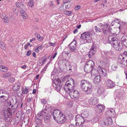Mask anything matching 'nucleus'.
<instances>
[{
    "instance_id": "f257e3e1",
    "label": "nucleus",
    "mask_w": 127,
    "mask_h": 127,
    "mask_svg": "<svg viewBox=\"0 0 127 127\" xmlns=\"http://www.w3.org/2000/svg\"><path fill=\"white\" fill-rule=\"evenodd\" d=\"M99 26L101 27L103 33L106 36H108L110 33L113 34L114 32L112 28H111L109 24L108 23L103 22L99 23Z\"/></svg>"
},
{
    "instance_id": "f03ea898",
    "label": "nucleus",
    "mask_w": 127,
    "mask_h": 127,
    "mask_svg": "<svg viewBox=\"0 0 127 127\" xmlns=\"http://www.w3.org/2000/svg\"><path fill=\"white\" fill-rule=\"evenodd\" d=\"M18 105L15 104L12 105L11 108L4 110L3 114L6 119L12 118V115L14 114Z\"/></svg>"
},
{
    "instance_id": "7ed1b4c3",
    "label": "nucleus",
    "mask_w": 127,
    "mask_h": 127,
    "mask_svg": "<svg viewBox=\"0 0 127 127\" xmlns=\"http://www.w3.org/2000/svg\"><path fill=\"white\" fill-rule=\"evenodd\" d=\"M74 80L71 78L67 79L65 85L64 87V89L66 93H68V90H73L74 86Z\"/></svg>"
},
{
    "instance_id": "20e7f679",
    "label": "nucleus",
    "mask_w": 127,
    "mask_h": 127,
    "mask_svg": "<svg viewBox=\"0 0 127 127\" xmlns=\"http://www.w3.org/2000/svg\"><path fill=\"white\" fill-rule=\"evenodd\" d=\"M118 62L124 67L127 65V52L125 51L118 57Z\"/></svg>"
},
{
    "instance_id": "39448f33",
    "label": "nucleus",
    "mask_w": 127,
    "mask_h": 127,
    "mask_svg": "<svg viewBox=\"0 0 127 127\" xmlns=\"http://www.w3.org/2000/svg\"><path fill=\"white\" fill-rule=\"evenodd\" d=\"M94 65V63L92 60L88 61L85 64L84 70L87 73H89L92 70Z\"/></svg>"
},
{
    "instance_id": "423d86ee",
    "label": "nucleus",
    "mask_w": 127,
    "mask_h": 127,
    "mask_svg": "<svg viewBox=\"0 0 127 127\" xmlns=\"http://www.w3.org/2000/svg\"><path fill=\"white\" fill-rule=\"evenodd\" d=\"M80 38L86 41V42L87 43H91L92 41L91 38L90 36V33L87 32H85L82 34Z\"/></svg>"
},
{
    "instance_id": "0eeeda50",
    "label": "nucleus",
    "mask_w": 127,
    "mask_h": 127,
    "mask_svg": "<svg viewBox=\"0 0 127 127\" xmlns=\"http://www.w3.org/2000/svg\"><path fill=\"white\" fill-rule=\"evenodd\" d=\"M68 93L70 97L74 99L77 98L79 96V93L76 90H74L73 89L70 90H68Z\"/></svg>"
},
{
    "instance_id": "6e6552de",
    "label": "nucleus",
    "mask_w": 127,
    "mask_h": 127,
    "mask_svg": "<svg viewBox=\"0 0 127 127\" xmlns=\"http://www.w3.org/2000/svg\"><path fill=\"white\" fill-rule=\"evenodd\" d=\"M56 120L59 122L61 124H62L66 121V119L65 116L63 114V113L61 112L60 114L55 117Z\"/></svg>"
},
{
    "instance_id": "1a4fd4ad",
    "label": "nucleus",
    "mask_w": 127,
    "mask_h": 127,
    "mask_svg": "<svg viewBox=\"0 0 127 127\" xmlns=\"http://www.w3.org/2000/svg\"><path fill=\"white\" fill-rule=\"evenodd\" d=\"M76 124L78 126L81 125L84 122V118L80 115H77L75 118Z\"/></svg>"
},
{
    "instance_id": "9d476101",
    "label": "nucleus",
    "mask_w": 127,
    "mask_h": 127,
    "mask_svg": "<svg viewBox=\"0 0 127 127\" xmlns=\"http://www.w3.org/2000/svg\"><path fill=\"white\" fill-rule=\"evenodd\" d=\"M54 82V84L55 85V88L57 91H60L62 87V85L61 84V82L59 79H55L53 82Z\"/></svg>"
},
{
    "instance_id": "9b49d317",
    "label": "nucleus",
    "mask_w": 127,
    "mask_h": 127,
    "mask_svg": "<svg viewBox=\"0 0 127 127\" xmlns=\"http://www.w3.org/2000/svg\"><path fill=\"white\" fill-rule=\"evenodd\" d=\"M107 118H104L102 123V126H105L111 125L112 123V120L111 118L107 117Z\"/></svg>"
},
{
    "instance_id": "f8f14e48",
    "label": "nucleus",
    "mask_w": 127,
    "mask_h": 127,
    "mask_svg": "<svg viewBox=\"0 0 127 127\" xmlns=\"http://www.w3.org/2000/svg\"><path fill=\"white\" fill-rule=\"evenodd\" d=\"M76 41L74 39L68 45L70 51L71 52H76L75 50L76 48Z\"/></svg>"
},
{
    "instance_id": "ddd939ff",
    "label": "nucleus",
    "mask_w": 127,
    "mask_h": 127,
    "mask_svg": "<svg viewBox=\"0 0 127 127\" xmlns=\"http://www.w3.org/2000/svg\"><path fill=\"white\" fill-rule=\"evenodd\" d=\"M111 34V33L109 35L108 37V41L109 43L112 45L114 43L117 42L118 40L117 39V38L116 37L112 34L110 35Z\"/></svg>"
},
{
    "instance_id": "4468645a",
    "label": "nucleus",
    "mask_w": 127,
    "mask_h": 127,
    "mask_svg": "<svg viewBox=\"0 0 127 127\" xmlns=\"http://www.w3.org/2000/svg\"><path fill=\"white\" fill-rule=\"evenodd\" d=\"M82 90L88 94L90 93L92 91L91 84L89 83L86 86H85V88H83Z\"/></svg>"
},
{
    "instance_id": "2eb2a0df",
    "label": "nucleus",
    "mask_w": 127,
    "mask_h": 127,
    "mask_svg": "<svg viewBox=\"0 0 127 127\" xmlns=\"http://www.w3.org/2000/svg\"><path fill=\"white\" fill-rule=\"evenodd\" d=\"M115 112L114 110L113 109H110L109 110H108L106 113V116L108 117H114L115 116Z\"/></svg>"
},
{
    "instance_id": "dca6fc26",
    "label": "nucleus",
    "mask_w": 127,
    "mask_h": 127,
    "mask_svg": "<svg viewBox=\"0 0 127 127\" xmlns=\"http://www.w3.org/2000/svg\"><path fill=\"white\" fill-rule=\"evenodd\" d=\"M117 42L115 43H114L112 45L113 46L115 49L117 50H120L122 48V45L121 44L120 41L118 40L117 41Z\"/></svg>"
},
{
    "instance_id": "f3484780",
    "label": "nucleus",
    "mask_w": 127,
    "mask_h": 127,
    "mask_svg": "<svg viewBox=\"0 0 127 127\" xmlns=\"http://www.w3.org/2000/svg\"><path fill=\"white\" fill-rule=\"evenodd\" d=\"M105 82L107 86L109 88H112L115 85V83L110 79L106 80Z\"/></svg>"
},
{
    "instance_id": "a211bd4d",
    "label": "nucleus",
    "mask_w": 127,
    "mask_h": 127,
    "mask_svg": "<svg viewBox=\"0 0 127 127\" xmlns=\"http://www.w3.org/2000/svg\"><path fill=\"white\" fill-rule=\"evenodd\" d=\"M104 108L105 106L103 105L98 104L96 107L95 110L96 112L99 114L102 111Z\"/></svg>"
},
{
    "instance_id": "6ab92c4d",
    "label": "nucleus",
    "mask_w": 127,
    "mask_h": 127,
    "mask_svg": "<svg viewBox=\"0 0 127 127\" xmlns=\"http://www.w3.org/2000/svg\"><path fill=\"white\" fill-rule=\"evenodd\" d=\"M89 83H90V82L88 81L84 80H82L80 82V86L82 89L83 88H85V86H86Z\"/></svg>"
},
{
    "instance_id": "aec40b11",
    "label": "nucleus",
    "mask_w": 127,
    "mask_h": 127,
    "mask_svg": "<svg viewBox=\"0 0 127 127\" xmlns=\"http://www.w3.org/2000/svg\"><path fill=\"white\" fill-rule=\"evenodd\" d=\"M1 18L3 19L4 22L5 23H8L9 21V19L8 16L5 14L2 13L0 14Z\"/></svg>"
},
{
    "instance_id": "412c9836",
    "label": "nucleus",
    "mask_w": 127,
    "mask_h": 127,
    "mask_svg": "<svg viewBox=\"0 0 127 127\" xmlns=\"http://www.w3.org/2000/svg\"><path fill=\"white\" fill-rule=\"evenodd\" d=\"M98 101L97 98L94 97H91L89 101V103L93 105L96 104Z\"/></svg>"
},
{
    "instance_id": "4be33fe9",
    "label": "nucleus",
    "mask_w": 127,
    "mask_h": 127,
    "mask_svg": "<svg viewBox=\"0 0 127 127\" xmlns=\"http://www.w3.org/2000/svg\"><path fill=\"white\" fill-rule=\"evenodd\" d=\"M122 44L125 46H127V35H124L121 39Z\"/></svg>"
},
{
    "instance_id": "5701e85b",
    "label": "nucleus",
    "mask_w": 127,
    "mask_h": 127,
    "mask_svg": "<svg viewBox=\"0 0 127 127\" xmlns=\"http://www.w3.org/2000/svg\"><path fill=\"white\" fill-rule=\"evenodd\" d=\"M61 111L60 110L58 109H56L53 112V118L55 120H56L55 117L61 112Z\"/></svg>"
},
{
    "instance_id": "b1692460",
    "label": "nucleus",
    "mask_w": 127,
    "mask_h": 127,
    "mask_svg": "<svg viewBox=\"0 0 127 127\" xmlns=\"http://www.w3.org/2000/svg\"><path fill=\"white\" fill-rule=\"evenodd\" d=\"M9 96L4 95H2L0 96V101L1 102H5L8 99Z\"/></svg>"
},
{
    "instance_id": "393cba45",
    "label": "nucleus",
    "mask_w": 127,
    "mask_h": 127,
    "mask_svg": "<svg viewBox=\"0 0 127 127\" xmlns=\"http://www.w3.org/2000/svg\"><path fill=\"white\" fill-rule=\"evenodd\" d=\"M101 78L100 75L96 76L94 78V82L95 84H98L100 81Z\"/></svg>"
},
{
    "instance_id": "a878e982",
    "label": "nucleus",
    "mask_w": 127,
    "mask_h": 127,
    "mask_svg": "<svg viewBox=\"0 0 127 127\" xmlns=\"http://www.w3.org/2000/svg\"><path fill=\"white\" fill-rule=\"evenodd\" d=\"M51 115L50 114H47L46 115V117H44V120L45 122L46 123H48L50 122L49 117H50Z\"/></svg>"
},
{
    "instance_id": "bb28decb",
    "label": "nucleus",
    "mask_w": 127,
    "mask_h": 127,
    "mask_svg": "<svg viewBox=\"0 0 127 127\" xmlns=\"http://www.w3.org/2000/svg\"><path fill=\"white\" fill-rule=\"evenodd\" d=\"M89 115L88 112L87 110H85L81 114V115L83 118H87Z\"/></svg>"
},
{
    "instance_id": "cd10ccee",
    "label": "nucleus",
    "mask_w": 127,
    "mask_h": 127,
    "mask_svg": "<svg viewBox=\"0 0 127 127\" xmlns=\"http://www.w3.org/2000/svg\"><path fill=\"white\" fill-rule=\"evenodd\" d=\"M20 87V86L17 83H15L13 86V89L15 91H18Z\"/></svg>"
},
{
    "instance_id": "c85d7f7f",
    "label": "nucleus",
    "mask_w": 127,
    "mask_h": 127,
    "mask_svg": "<svg viewBox=\"0 0 127 127\" xmlns=\"http://www.w3.org/2000/svg\"><path fill=\"white\" fill-rule=\"evenodd\" d=\"M91 74L92 76H95L97 75L98 73V71L95 69H92L91 70Z\"/></svg>"
},
{
    "instance_id": "c756f323",
    "label": "nucleus",
    "mask_w": 127,
    "mask_h": 127,
    "mask_svg": "<svg viewBox=\"0 0 127 127\" xmlns=\"http://www.w3.org/2000/svg\"><path fill=\"white\" fill-rule=\"evenodd\" d=\"M46 110H42L40 112H39V113L40 114V115H41L42 117H46V115H47V114H49L47 112Z\"/></svg>"
},
{
    "instance_id": "7c9ffc66",
    "label": "nucleus",
    "mask_w": 127,
    "mask_h": 127,
    "mask_svg": "<svg viewBox=\"0 0 127 127\" xmlns=\"http://www.w3.org/2000/svg\"><path fill=\"white\" fill-rule=\"evenodd\" d=\"M106 70L104 69H101L100 70V74L102 76H104L106 75Z\"/></svg>"
},
{
    "instance_id": "2f4dec72",
    "label": "nucleus",
    "mask_w": 127,
    "mask_h": 127,
    "mask_svg": "<svg viewBox=\"0 0 127 127\" xmlns=\"http://www.w3.org/2000/svg\"><path fill=\"white\" fill-rule=\"evenodd\" d=\"M8 68L6 67L0 65V71L2 72H6Z\"/></svg>"
},
{
    "instance_id": "473e14b6",
    "label": "nucleus",
    "mask_w": 127,
    "mask_h": 127,
    "mask_svg": "<svg viewBox=\"0 0 127 127\" xmlns=\"http://www.w3.org/2000/svg\"><path fill=\"white\" fill-rule=\"evenodd\" d=\"M35 35L37 36V40L39 41H42L43 39V36H41L39 34L35 33Z\"/></svg>"
},
{
    "instance_id": "72a5a7b5",
    "label": "nucleus",
    "mask_w": 127,
    "mask_h": 127,
    "mask_svg": "<svg viewBox=\"0 0 127 127\" xmlns=\"http://www.w3.org/2000/svg\"><path fill=\"white\" fill-rule=\"evenodd\" d=\"M96 51H93L92 50H91L90 52H89L88 56L89 58L93 56L96 53Z\"/></svg>"
},
{
    "instance_id": "f704fd0d",
    "label": "nucleus",
    "mask_w": 127,
    "mask_h": 127,
    "mask_svg": "<svg viewBox=\"0 0 127 127\" xmlns=\"http://www.w3.org/2000/svg\"><path fill=\"white\" fill-rule=\"evenodd\" d=\"M42 118L41 115H40V114L39 113L37 114L35 117V120L37 121V120H39L41 121V119Z\"/></svg>"
},
{
    "instance_id": "c9c22d12",
    "label": "nucleus",
    "mask_w": 127,
    "mask_h": 127,
    "mask_svg": "<svg viewBox=\"0 0 127 127\" xmlns=\"http://www.w3.org/2000/svg\"><path fill=\"white\" fill-rule=\"evenodd\" d=\"M11 75V74L10 73H5L3 74L2 76L4 78H6L10 76Z\"/></svg>"
},
{
    "instance_id": "e433bc0d",
    "label": "nucleus",
    "mask_w": 127,
    "mask_h": 127,
    "mask_svg": "<svg viewBox=\"0 0 127 127\" xmlns=\"http://www.w3.org/2000/svg\"><path fill=\"white\" fill-rule=\"evenodd\" d=\"M0 92V93H1V94H2L3 95H4L9 96L8 92L5 90H2Z\"/></svg>"
},
{
    "instance_id": "4c0bfd02",
    "label": "nucleus",
    "mask_w": 127,
    "mask_h": 127,
    "mask_svg": "<svg viewBox=\"0 0 127 127\" xmlns=\"http://www.w3.org/2000/svg\"><path fill=\"white\" fill-rule=\"evenodd\" d=\"M95 30L96 32H101V30L99 28L95 26Z\"/></svg>"
},
{
    "instance_id": "58836bf2",
    "label": "nucleus",
    "mask_w": 127,
    "mask_h": 127,
    "mask_svg": "<svg viewBox=\"0 0 127 127\" xmlns=\"http://www.w3.org/2000/svg\"><path fill=\"white\" fill-rule=\"evenodd\" d=\"M69 54V52L68 51H64L62 53V56L63 57H66L68 56Z\"/></svg>"
},
{
    "instance_id": "ea45409f",
    "label": "nucleus",
    "mask_w": 127,
    "mask_h": 127,
    "mask_svg": "<svg viewBox=\"0 0 127 127\" xmlns=\"http://www.w3.org/2000/svg\"><path fill=\"white\" fill-rule=\"evenodd\" d=\"M117 64H113L111 66V68L113 70H115L117 68Z\"/></svg>"
},
{
    "instance_id": "a19ab883",
    "label": "nucleus",
    "mask_w": 127,
    "mask_h": 127,
    "mask_svg": "<svg viewBox=\"0 0 127 127\" xmlns=\"http://www.w3.org/2000/svg\"><path fill=\"white\" fill-rule=\"evenodd\" d=\"M28 88H26L25 89H24L22 91L23 93L24 94H27L28 91Z\"/></svg>"
},
{
    "instance_id": "79ce46f5",
    "label": "nucleus",
    "mask_w": 127,
    "mask_h": 127,
    "mask_svg": "<svg viewBox=\"0 0 127 127\" xmlns=\"http://www.w3.org/2000/svg\"><path fill=\"white\" fill-rule=\"evenodd\" d=\"M34 1L33 0H31L28 3L30 7H32L33 5Z\"/></svg>"
},
{
    "instance_id": "37998d69",
    "label": "nucleus",
    "mask_w": 127,
    "mask_h": 127,
    "mask_svg": "<svg viewBox=\"0 0 127 127\" xmlns=\"http://www.w3.org/2000/svg\"><path fill=\"white\" fill-rule=\"evenodd\" d=\"M21 4V5H20V6L19 8L22 11H23V10H24L25 9L24 6V5L23 3Z\"/></svg>"
},
{
    "instance_id": "c03bdc74",
    "label": "nucleus",
    "mask_w": 127,
    "mask_h": 127,
    "mask_svg": "<svg viewBox=\"0 0 127 127\" xmlns=\"http://www.w3.org/2000/svg\"><path fill=\"white\" fill-rule=\"evenodd\" d=\"M42 48V46L41 45L39 47H37V48H35V52H38L40 49H41Z\"/></svg>"
},
{
    "instance_id": "a18cd8bd",
    "label": "nucleus",
    "mask_w": 127,
    "mask_h": 127,
    "mask_svg": "<svg viewBox=\"0 0 127 127\" xmlns=\"http://www.w3.org/2000/svg\"><path fill=\"white\" fill-rule=\"evenodd\" d=\"M103 91L102 90L100 89H98L97 90V93L99 95H100L103 92Z\"/></svg>"
},
{
    "instance_id": "49530a36",
    "label": "nucleus",
    "mask_w": 127,
    "mask_h": 127,
    "mask_svg": "<svg viewBox=\"0 0 127 127\" xmlns=\"http://www.w3.org/2000/svg\"><path fill=\"white\" fill-rule=\"evenodd\" d=\"M41 103H42L43 104H44L46 103L47 101L45 99H41Z\"/></svg>"
},
{
    "instance_id": "de8ad7c7",
    "label": "nucleus",
    "mask_w": 127,
    "mask_h": 127,
    "mask_svg": "<svg viewBox=\"0 0 127 127\" xmlns=\"http://www.w3.org/2000/svg\"><path fill=\"white\" fill-rule=\"evenodd\" d=\"M77 125L71 124L69 125V127H77V126H79Z\"/></svg>"
},
{
    "instance_id": "09e8293b",
    "label": "nucleus",
    "mask_w": 127,
    "mask_h": 127,
    "mask_svg": "<svg viewBox=\"0 0 127 127\" xmlns=\"http://www.w3.org/2000/svg\"><path fill=\"white\" fill-rule=\"evenodd\" d=\"M114 22L117 23L118 24H119L120 23V21L117 19H116L115 20H114V21L112 22V23H113Z\"/></svg>"
},
{
    "instance_id": "8fccbe9b",
    "label": "nucleus",
    "mask_w": 127,
    "mask_h": 127,
    "mask_svg": "<svg viewBox=\"0 0 127 127\" xmlns=\"http://www.w3.org/2000/svg\"><path fill=\"white\" fill-rule=\"evenodd\" d=\"M53 2V1H51L50 2V5L51 7L54 8L55 7V6Z\"/></svg>"
},
{
    "instance_id": "3c124183",
    "label": "nucleus",
    "mask_w": 127,
    "mask_h": 127,
    "mask_svg": "<svg viewBox=\"0 0 127 127\" xmlns=\"http://www.w3.org/2000/svg\"><path fill=\"white\" fill-rule=\"evenodd\" d=\"M21 4H22V3H21L17 2L16 3V5L18 7H19L20 6V5H21Z\"/></svg>"
},
{
    "instance_id": "603ef678",
    "label": "nucleus",
    "mask_w": 127,
    "mask_h": 127,
    "mask_svg": "<svg viewBox=\"0 0 127 127\" xmlns=\"http://www.w3.org/2000/svg\"><path fill=\"white\" fill-rule=\"evenodd\" d=\"M0 46L1 48L2 49L4 50L5 49V47L4 45L3 44H0Z\"/></svg>"
},
{
    "instance_id": "864d4df0",
    "label": "nucleus",
    "mask_w": 127,
    "mask_h": 127,
    "mask_svg": "<svg viewBox=\"0 0 127 127\" xmlns=\"http://www.w3.org/2000/svg\"><path fill=\"white\" fill-rule=\"evenodd\" d=\"M81 8V6L79 5H77L75 7L74 9L75 10H78Z\"/></svg>"
},
{
    "instance_id": "5fc2aeb1",
    "label": "nucleus",
    "mask_w": 127,
    "mask_h": 127,
    "mask_svg": "<svg viewBox=\"0 0 127 127\" xmlns=\"http://www.w3.org/2000/svg\"><path fill=\"white\" fill-rule=\"evenodd\" d=\"M31 51L29 50L28 51L27 53V54H26V56H30V55L31 54Z\"/></svg>"
},
{
    "instance_id": "6e6d98bb",
    "label": "nucleus",
    "mask_w": 127,
    "mask_h": 127,
    "mask_svg": "<svg viewBox=\"0 0 127 127\" xmlns=\"http://www.w3.org/2000/svg\"><path fill=\"white\" fill-rule=\"evenodd\" d=\"M91 50H92L93 51H96V48L95 46L94 45H93L92 48Z\"/></svg>"
},
{
    "instance_id": "4d7b16f0",
    "label": "nucleus",
    "mask_w": 127,
    "mask_h": 127,
    "mask_svg": "<svg viewBox=\"0 0 127 127\" xmlns=\"http://www.w3.org/2000/svg\"><path fill=\"white\" fill-rule=\"evenodd\" d=\"M22 11L21 12V14L23 16V15H25V14H26V12L24 10H23V11Z\"/></svg>"
},
{
    "instance_id": "13d9d810",
    "label": "nucleus",
    "mask_w": 127,
    "mask_h": 127,
    "mask_svg": "<svg viewBox=\"0 0 127 127\" xmlns=\"http://www.w3.org/2000/svg\"><path fill=\"white\" fill-rule=\"evenodd\" d=\"M15 79L13 78H11L9 80L11 82H14Z\"/></svg>"
},
{
    "instance_id": "bf43d9fd",
    "label": "nucleus",
    "mask_w": 127,
    "mask_h": 127,
    "mask_svg": "<svg viewBox=\"0 0 127 127\" xmlns=\"http://www.w3.org/2000/svg\"><path fill=\"white\" fill-rule=\"evenodd\" d=\"M32 97L29 98L28 99L27 102L29 103L32 100Z\"/></svg>"
},
{
    "instance_id": "052dcab7",
    "label": "nucleus",
    "mask_w": 127,
    "mask_h": 127,
    "mask_svg": "<svg viewBox=\"0 0 127 127\" xmlns=\"http://www.w3.org/2000/svg\"><path fill=\"white\" fill-rule=\"evenodd\" d=\"M67 75L65 76L62 79V81H64L66 79L67 77Z\"/></svg>"
},
{
    "instance_id": "680f3d73",
    "label": "nucleus",
    "mask_w": 127,
    "mask_h": 127,
    "mask_svg": "<svg viewBox=\"0 0 127 127\" xmlns=\"http://www.w3.org/2000/svg\"><path fill=\"white\" fill-rule=\"evenodd\" d=\"M55 43H52L51 42L49 43L50 45V46H54L55 45Z\"/></svg>"
},
{
    "instance_id": "e2e57ef3",
    "label": "nucleus",
    "mask_w": 127,
    "mask_h": 127,
    "mask_svg": "<svg viewBox=\"0 0 127 127\" xmlns=\"http://www.w3.org/2000/svg\"><path fill=\"white\" fill-rule=\"evenodd\" d=\"M22 16L23 18L25 19H26L27 18V14H25V15H23Z\"/></svg>"
},
{
    "instance_id": "0e129e2a",
    "label": "nucleus",
    "mask_w": 127,
    "mask_h": 127,
    "mask_svg": "<svg viewBox=\"0 0 127 127\" xmlns=\"http://www.w3.org/2000/svg\"><path fill=\"white\" fill-rule=\"evenodd\" d=\"M27 67V66L26 65H24L23 66H22L21 67V68L22 69H25Z\"/></svg>"
},
{
    "instance_id": "69168bd1",
    "label": "nucleus",
    "mask_w": 127,
    "mask_h": 127,
    "mask_svg": "<svg viewBox=\"0 0 127 127\" xmlns=\"http://www.w3.org/2000/svg\"><path fill=\"white\" fill-rule=\"evenodd\" d=\"M78 32V30L77 29H75L73 32L74 33H75Z\"/></svg>"
},
{
    "instance_id": "338daca9",
    "label": "nucleus",
    "mask_w": 127,
    "mask_h": 127,
    "mask_svg": "<svg viewBox=\"0 0 127 127\" xmlns=\"http://www.w3.org/2000/svg\"><path fill=\"white\" fill-rule=\"evenodd\" d=\"M65 7L66 9H68L70 7V5H65Z\"/></svg>"
},
{
    "instance_id": "774afa93",
    "label": "nucleus",
    "mask_w": 127,
    "mask_h": 127,
    "mask_svg": "<svg viewBox=\"0 0 127 127\" xmlns=\"http://www.w3.org/2000/svg\"><path fill=\"white\" fill-rule=\"evenodd\" d=\"M28 45L27 44H26L24 46V48L25 49H27L28 48Z\"/></svg>"
}]
</instances>
